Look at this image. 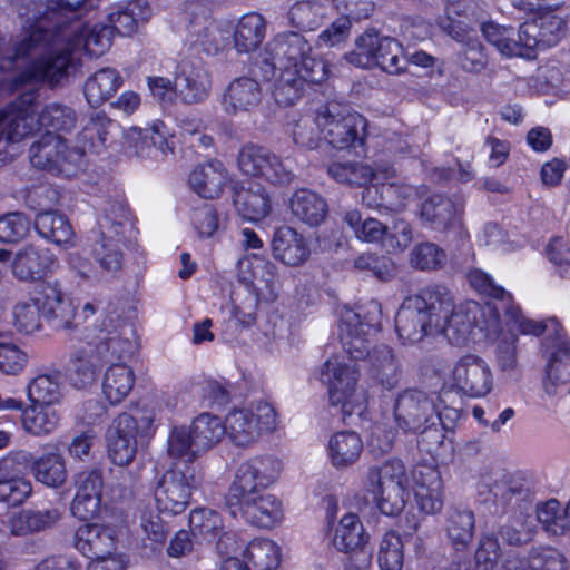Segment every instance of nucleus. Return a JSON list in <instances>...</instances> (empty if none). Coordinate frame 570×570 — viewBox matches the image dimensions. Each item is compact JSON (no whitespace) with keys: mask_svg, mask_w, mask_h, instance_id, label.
<instances>
[{"mask_svg":"<svg viewBox=\"0 0 570 570\" xmlns=\"http://www.w3.org/2000/svg\"><path fill=\"white\" fill-rule=\"evenodd\" d=\"M464 209L461 198L453 199L442 194L428 197L420 207L421 219L434 230L445 232L460 224Z\"/></svg>","mask_w":570,"mask_h":570,"instance_id":"nucleus-25","label":"nucleus"},{"mask_svg":"<svg viewBox=\"0 0 570 570\" xmlns=\"http://www.w3.org/2000/svg\"><path fill=\"white\" fill-rule=\"evenodd\" d=\"M328 455L335 468H346L354 464L363 450L358 434L351 431L335 433L328 441Z\"/></svg>","mask_w":570,"mask_h":570,"instance_id":"nucleus-44","label":"nucleus"},{"mask_svg":"<svg viewBox=\"0 0 570 570\" xmlns=\"http://www.w3.org/2000/svg\"><path fill=\"white\" fill-rule=\"evenodd\" d=\"M381 320V304L375 299L358 305L356 309H347L341 318L345 325L355 327V332L363 335H372V333L377 332Z\"/></svg>","mask_w":570,"mask_h":570,"instance_id":"nucleus-50","label":"nucleus"},{"mask_svg":"<svg viewBox=\"0 0 570 570\" xmlns=\"http://www.w3.org/2000/svg\"><path fill=\"white\" fill-rule=\"evenodd\" d=\"M176 89L186 104H197L208 97L210 77L203 66L184 63L176 77Z\"/></svg>","mask_w":570,"mask_h":570,"instance_id":"nucleus-36","label":"nucleus"},{"mask_svg":"<svg viewBox=\"0 0 570 570\" xmlns=\"http://www.w3.org/2000/svg\"><path fill=\"white\" fill-rule=\"evenodd\" d=\"M59 424V415L50 405L32 404L22 413V425L35 435H47Z\"/></svg>","mask_w":570,"mask_h":570,"instance_id":"nucleus-59","label":"nucleus"},{"mask_svg":"<svg viewBox=\"0 0 570 570\" xmlns=\"http://www.w3.org/2000/svg\"><path fill=\"white\" fill-rule=\"evenodd\" d=\"M225 434L237 446H249L262 434L273 432L277 426L275 409L267 402L259 401L250 409H235L225 420Z\"/></svg>","mask_w":570,"mask_h":570,"instance_id":"nucleus-10","label":"nucleus"},{"mask_svg":"<svg viewBox=\"0 0 570 570\" xmlns=\"http://www.w3.org/2000/svg\"><path fill=\"white\" fill-rule=\"evenodd\" d=\"M475 519L471 510L452 509L446 518V537L456 550L468 548L474 535Z\"/></svg>","mask_w":570,"mask_h":570,"instance_id":"nucleus-49","label":"nucleus"},{"mask_svg":"<svg viewBox=\"0 0 570 570\" xmlns=\"http://www.w3.org/2000/svg\"><path fill=\"white\" fill-rule=\"evenodd\" d=\"M394 420L404 433L417 432L436 423L440 411L438 396L417 387L401 391L394 401Z\"/></svg>","mask_w":570,"mask_h":570,"instance_id":"nucleus-11","label":"nucleus"},{"mask_svg":"<svg viewBox=\"0 0 570 570\" xmlns=\"http://www.w3.org/2000/svg\"><path fill=\"white\" fill-rule=\"evenodd\" d=\"M130 226V213L125 203L108 200L100 208L97 216L99 237L125 239Z\"/></svg>","mask_w":570,"mask_h":570,"instance_id":"nucleus-38","label":"nucleus"},{"mask_svg":"<svg viewBox=\"0 0 570 570\" xmlns=\"http://www.w3.org/2000/svg\"><path fill=\"white\" fill-rule=\"evenodd\" d=\"M266 32V22L258 13L244 14L234 31V43L238 52H249L258 48Z\"/></svg>","mask_w":570,"mask_h":570,"instance_id":"nucleus-47","label":"nucleus"},{"mask_svg":"<svg viewBox=\"0 0 570 570\" xmlns=\"http://www.w3.org/2000/svg\"><path fill=\"white\" fill-rule=\"evenodd\" d=\"M289 22L301 31H312L323 23L324 8L311 1L293 4L288 11Z\"/></svg>","mask_w":570,"mask_h":570,"instance_id":"nucleus-63","label":"nucleus"},{"mask_svg":"<svg viewBox=\"0 0 570 570\" xmlns=\"http://www.w3.org/2000/svg\"><path fill=\"white\" fill-rule=\"evenodd\" d=\"M267 52L276 58L279 68H297V57H301V69L312 67V62L324 61L313 53L309 41L298 32L277 35L267 43Z\"/></svg>","mask_w":570,"mask_h":570,"instance_id":"nucleus-22","label":"nucleus"},{"mask_svg":"<svg viewBox=\"0 0 570 570\" xmlns=\"http://www.w3.org/2000/svg\"><path fill=\"white\" fill-rule=\"evenodd\" d=\"M95 354L94 348L88 345V348L79 350L71 358L68 376L76 389H85L95 382L98 370Z\"/></svg>","mask_w":570,"mask_h":570,"instance_id":"nucleus-55","label":"nucleus"},{"mask_svg":"<svg viewBox=\"0 0 570 570\" xmlns=\"http://www.w3.org/2000/svg\"><path fill=\"white\" fill-rule=\"evenodd\" d=\"M53 36L61 41V46L27 53L38 57L32 77L51 83L66 73L72 51L83 49L92 57L104 55L111 46L112 31L109 26L82 27L77 20L53 32Z\"/></svg>","mask_w":570,"mask_h":570,"instance_id":"nucleus-1","label":"nucleus"},{"mask_svg":"<svg viewBox=\"0 0 570 570\" xmlns=\"http://www.w3.org/2000/svg\"><path fill=\"white\" fill-rule=\"evenodd\" d=\"M370 376L386 390L395 389L402 376V365L393 348L387 345L375 346L370 354Z\"/></svg>","mask_w":570,"mask_h":570,"instance_id":"nucleus-33","label":"nucleus"},{"mask_svg":"<svg viewBox=\"0 0 570 570\" xmlns=\"http://www.w3.org/2000/svg\"><path fill=\"white\" fill-rule=\"evenodd\" d=\"M135 384V374L125 363H112L102 379V393L110 404L122 402Z\"/></svg>","mask_w":570,"mask_h":570,"instance_id":"nucleus-42","label":"nucleus"},{"mask_svg":"<svg viewBox=\"0 0 570 570\" xmlns=\"http://www.w3.org/2000/svg\"><path fill=\"white\" fill-rule=\"evenodd\" d=\"M262 88L254 77H238L226 88L223 107L227 114L252 112L262 102Z\"/></svg>","mask_w":570,"mask_h":570,"instance_id":"nucleus-27","label":"nucleus"},{"mask_svg":"<svg viewBox=\"0 0 570 570\" xmlns=\"http://www.w3.org/2000/svg\"><path fill=\"white\" fill-rule=\"evenodd\" d=\"M405 484V466L396 459L371 468L365 479L366 490L373 494L379 509L386 515L397 514L404 509Z\"/></svg>","mask_w":570,"mask_h":570,"instance_id":"nucleus-9","label":"nucleus"},{"mask_svg":"<svg viewBox=\"0 0 570 570\" xmlns=\"http://www.w3.org/2000/svg\"><path fill=\"white\" fill-rule=\"evenodd\" d=\"M31 299L37 304L42 317L56 330H72L76 308L58 281L39 283Z\"/></svg>","mask_w":570,"mask_h":570,"instance_id":"nucleus-16","label":"nucleus"},{"mask_svg":"<svg viewBox=\"0 0 570 570\" xmlns=\"http://www.w3.org/2000/svg\"><path fill=\"white\" fill-rule=\"evenodd\" d=\"M55 265V257L48 249L28 245L19 249L12 263L13 275L22 282L42 278Z\"/></svg>","mask_w":570,"mask_h":570,"instance_id":"nucleus-29","label":"nucleus"},{"mask_svg":"<svg viewBox=\"0 0 570 570\" xmlns=\"http://www.w3.org/2000/svg\"><path fill=\"white\" fill-rule=\"evenodd\" d=\"M30 402L37 405H52L61 399L58 374H43L35 377L27 387Z\"/></svg>","mask_w":570,"mask_h":570,"instance_id":"nucleus-61","label":"nucleus"},{"mask_svg":"<svg viewBox=\"0 0 570 570\" xmlns=\"http://www.w3.org/2000/svg\"><path fill=\"white\" fill-rule=\"evenodd\" d=\"M482 33L487 41L495 47V49L505 57H525L531 58L530 51L525 50L523 39L514 38V30L510 27L500 26L494 22H485L482 24Z\"/></svg>","mask_w":570,"mask_h":570,"instance_id":"nucleus-45","label":"nucleus"},{"mask_svg":"<svg viewBox=\"0 0 570 570\" xmlns=\"http://www.w3.org/2000/svg\"><path fill=\"white\" fill-rule=\"evenodd\" d=\"M279 78L274 83L273 95L281 106H292L304 95L306 87L325 81L328 67L325 61L312 62L306 69L279 68Z\"/></svg>","mask_w":570,"mask_h":570,"instance_id":"nucleus-17","label":"nucleus"},{"mask_svg":"<svg viewBox=\"0 0 570 570\" xmlns=\"http://www.w3.org/2000/svg\"><path fill=\"white\" fill-rule=\"evenodd\" d=\"M566 20L554 12H544L530 21H525L519 28V37L523 39V46L534 57L537 48H549L559 42L566 32Z\"/></svg>","mask_w":570,"mask_h":570,"instance_id":"nucleus-20","label":"nucleus"},{"mask_svg":"<svg viewBox=\"0 0 570 570\" xmlns=\"http://www.w3.org/2000/svg\"><path fill=\"white\" fill-rule=\"evenodd\" d=\"M226 505L233 517H240L258 528L269 529L283 519L281 501L267 492L230 501Z\"/></svg>","mask_w":570,"mask_h":570,"instance_id":"nucleus-18","label":"nucleus"},{"mask_svg":"<svg viewBox=\"0 0 570 570\" xmlns=\"http://www.w3.org/2000/svg\"><path fill=\"white\" fill-rule=\"evenodd\" d=\"M122 83V78L116 69L102 68L89 77L83 87L88 104L98 107L107 101Z\"/></svg>","mask_w":570,"mask_h":570,"instance_id":"nucleus-43","label":"nucleus"},{"mask_svg":"<svg viewBox=\"0 0 570 570\" xmlns=\"http://www.w3.org/2000/svg\"><path fill=\"white\" fill-rule=\"evenodd\" d=\"M164 124L158 121L148 128H131L128 136L129 139L135 141L136 147L142 153L145 147H154L163 155L171 153L174 149L173 141L168 140L166 134L163 131Z\"/></svg>","mask_w":570,"mask_h":570,"instance_id":"nucleus-62","label":"nucleus"},{"mask_svg":"<svg viewBox=\"0 0 570 570\" xmlns=\"http://www.w3.org/2000/svg\"><path fill=\"white\" fill-rule=\"evenodd\" d=\"M120 126L108 118L105 114L95 112L90 116L88 124L78 134V144L86 146V151L101 153L110 146L120 134Z\"/></svg>","mask_w":570,"mask_h":570,"instance_id":"nucleus-30","label":"nucleus"},{"mask_svg":"<svg viewBox=\"0 0 570 570\" xmlns=\"http://www.w3.org/2000/svg\"><path fill=\"white\" fill-rule=\"evenodd\" d=\"M513 327L523 335L540 336L547 334L542 343L543 354L547 358L544 389L547 393H554L556 387L570 379V338L556 317L544 321H534L527 317L522 311L512 305V302L503 308Z\"/></svg>","mask_w":570,"mask_h":570,"instance_id":"nucleus-4","label":"nucleus"},{"mask_svg":"<svg viewBox=\"0 0 570 570\" xmlns=\"http://www.w3.org/2000/svg\"><path fill=\"white\" fill-rule=\"evenodd\" d=\"M321 380L328 384L331 404L340 405L343 413L351 414L354 404L358 402L356 394L358 370L355 363L345 364L338 357H332L325 362Z\"/></svg>","mask_w":570,"mask_h":570,"instance_id":"nucleus-15","label":"nucleus"},{"mask_svg":"<svg viewBox=\"0 0 570 570\" xmlns=\"http://www.w3.org/2000/svg\"><path fill=\"white\" fill-rule=\"evenodd\" d=\"M153 420L148 416L134 417L129 413H121L114 420L107 430V451L110 460L125 466L132 462L137 452L136 435L139 430L150 428Z\"/></svg>","mask_w":570,"mask_h":570,"instance_id":"nucleus-13","label":"nucleus"},{"mask_svg":"<svg viewBox=\"0 0 570 570\" xmlns=\"http://www.w3.org/2000/svg\"><path fill=\"white\" fill-rule=\"evenodd\" d=\"M332 542L338 551L345 553H357V551H360L363 554L362 564L366 567L370 563V553L364 551L367 535L356 514L347 513L340 520L335 528Z\"/></svg>","mask_w":570,"mask_h":570,"instance_id":"nucleus-34","label":"nucleus"},{"mask_svg":"<svg viewBox=\"0 0 570 570\" xmlns=\"http://www.w3.org/2000/svg\"><path fill=\"white\" fill-rule=\"evenodd\" d=\"M38 234L57 245L68 244L72 236V227L67 217L58 212L39 213L35 219Z\"/></svg>","mask_w":570,"mask_h":570,"instance_id":"nucleus-51","label":"nucleus"},{"mask_svg":"<svg viewBox=\"0 0 570 570\" xmlns=\"http://www.w3.org/2000/svg\"><path fill=\"white\" fill-rule=\"evenodd\" d=\"M343 219L352 228L357 239L364 243L379 244L383 247L386 224L373 217L362 218L358 210L346 212Z\"/></svg>","mask_w":570,"mask_h":570,"instance_id":"nucleus-57","label":"nucleus"},{"mask_svg":"<svg viewBox=\"0 0 570 570\" xmlns=\"http://www.w3.org/2000/svg\"><path fill=\"white\" fill-rule=\"evenodd\" d=\"M243 558L252 570H276L281 563V549L272 540L254 539L244 549Z\"/></svg>","mask_w":570,"mask_h":570,"instance_id":"nucleus-48","label":"nucleus"},{"mask_svg":"<svg viewBox=\"0 0 570 570\" xmlns=\"http://www.w3.org/2000/svg\"><path fill=\"white\" fill-rule=\"evenodd\" d=\"M289 208L298 220L309 225H320L327 215V203L309 189L296 190L289 200Z\"/></svg>","mask_w":570,"mask_h":570,"instance_id":"nucleus-40","label":"nucleus"},{"mask_svg":"<svg viewBox=\"0 0 570 570\" xmlns=\"http://www.w3.org/2000/svg\"><path fill=\"white\" fill-rule=\"evenodd\" d=\"M503 542L509 546H523L534 537V525L527 510L520 512L502 524L498 532Z\"/></svg>","mask_w":570,"mask_h":570,"instance_id":"nucleus-58","label":"nucleus"},{"mask_svg":"<svg viewBox=\"0 0 570 570\" xmlns=\"http://www.w3.org/2000/svg\"><path fill=\"white\" fill-rule=\"evenodd\" d=\"M35 479L48 488L62 487L68 476L65 458L50 452L37 458L31 465Z\"/></svg>","mask_w":570,"mask_h":570,"instance_id":"nucleus-46","label":"nucleus"},{"mask_svg":"<svg viewBox=\"0 0 570 570\" xmlns=\"http://www.w3.org/2000/svg\"><path fill=\"white\" fill-rule=\"evenodd\" d=\"M187 40L207 53H217L227 42V37L208 19L200 3H190L185 10Z\"/></svg>","mask_w":570,"mask_h":570,"instance_id":"nucleus-21","label":"nucleus"},{"mask_svg":"<svg viewBox=\"0 0 570 570\" xmlns=\"http://www.w3.org/2000/svg\"><path fill=\"white\" fill-rule=\"evenodd\" d=\"M227 171L218 160L196 167L189 175L191 189L203 198L218 197L227 183Z\"/></svg>","mask_w":570,"mask_h":570,"instance_id":"nucleus-39","label":"nucleus"},{"mask_svg":"<svg viewBox=\"0 0 570 570\" xmlns=\"http://www.w3.org/2000/svg\"><path fill=\"white\" fill-rule=\"evenodd\" d=\"M202 478L196 464L186 462L173 464L157 482L154 491L158 510L173 515L185 511L191 492L200 484Z\"/></svg>","mask_w":570,"mask_h":570,"instance_id":"nucleus-8","label":"nucleus"},{"mask_svg":"<svg viewBox=\"0 0 570 570\" xmlns=\"http://www.w3.org/2000/svg\"><path fill=\"white\" fill-rule=\"evenodd\" d=\"M356 271L373 276L380 282H390L396 276V264L386 255L375 252L360 254L353 263Z\"/></svg>","mask_w":570,"mask_h":570,"instance_id":"nucleus-56","label":"nucleus"},{"mask_svg":"<svg viewBox=\"0 0 570 570\" xmlns=\"http://www.w3.org/2000/svg\"><path fill=\"white\" fill-rule=\"evenodd\" d=\"M233 203L244 219L253 222L266 217L271 209L269 196L261 185L255 183L235 187Z\"/></svg>","mask_w":570,"mask_h":570,"instance_id":"nucleus-37","label":"nucleus"},{"mask_svg":"<svg viewBox=\"0 0 570 570\" xmlns=\"http://www.w3.org/2000/svg\"><path fill=\"white\" fill-rule=\"evenodd\" d=\"M317 122L322 138L333 148L355 153L363 148L366 119L351 111L347 106L337 101L321 106L317 109Z\"/></svg>","mask_w":570,"mask_h":570,"instance_id":"nucleus-7","label":"nucleus"},{"mask_svg":"<svg viewBox=\"0 0 570 570\" xmlns=\"http://www.w3.org/2000/svg\"><path fill=\"white\" fill-rule=\"evenodd\" d=\"M125 247V239L98 237L92 248V256L102 272L116 274L122 268Z\"/></svg>","mask_w":570,"mask_h":570,"instance_id":"nucleus-53","label":"nucleus"},{"mask_svg":"<svg viewBox=\"0 0 570 570\" xmlns=\"http://www.w3.org/2000/svg\"><path fill=\"white\" fill-rule=\"evenodd\" d=\"M237 163L244 174L261 177L274 185L288 184L294 177L292 168L278 155L262 146H244Z\"/></svg>","mask_w":570,"mask_h":570,"instance_id":"nucleus-14","label":"nucleus"},{"mask_svg":"<svg viewBox=\"0 0 570 570\" xmlns=\"http://www.w3.org/2000/svg\"><path fill=\"white\" fill-rule=\"evenodd\" d=\"M453 385L472 397L487 395L492 389L489 364L478 355L468 354L458 360L452 370Z\"/></svg>","mask_w":570,"mask_h":570,"instance_id":"nucleus-19","label":"nucleus"},{"mask_svg":"<svg viewBox=\"0 0 570 570\" xmlns=\"http://www.w3.org/2000/svg\"><path fill=\"white\" fill-rule=\"evenodd\" d=\"M490 492L497 502L503 505L514 504L520 510H528L532 497L528 484L511 474H502L497 478L490 485Z\"/></svg>","mask_w":570,"mask_h":570,"instance_id":"nucleus-41","label":"nucleus"},{"mask_svg":"<svg viewBox=\"0 0 570 570\" xmlns=\"http://www.w3.org/2000/svg\"><path fill=\"white\" fill-rule=\"evenodd\" d=\"M451 307L448 287L429 285L407 296L395 316V330L402 344H415L439 332V322Z\"/></svg>","mask_w":570,"mask_h":570,"instance_id":"nucleus-3","label":"nucleus"},{"mask_svg":"<svg viewBox=\"0 0 570 570\" xmlns=\"http://www.w3.org/2000/svg\"><path fill=\"white\" fill-rule=\"evenodd\" d=\"M86 146L69 144L65 138L50 131L42 135L29 148L30 163L35 168L53 176L72 178L85 170Z\"/></svg>","mask_w":570,"mask_h":570,"instance_id":"nucleus-5","label":"nucleus"},{"mask_svg":"<svg viewBox=\"0 0 570 570\" xmlns=\"http://www.w3.org/2000/svg\"><path fill=\"white\" fill-rule=\"evenodd\" d=\"M190 429L196 440L195 446L200 452L208 451L220 442L225 435L224 422L210 413H202L191 423Z\"/></svg>","mask_w":570,"mask_h":570,"instance_id":"nucleus-54","label":"nucleus"},{"mask_svg":"<svg viewBox=\"0 0 570 570\" xmlns=\"http://www.w3.org/2000/svg\"><path fill=\"white\" fill-rule=\"evenodd\" d=\"M272 250L276 259L289 266L303 264L311 254L305 238L289 226H282L274 233Z\"/></svg>","mask_w":570,"mask_h":570,"instance_id":"nucleus-31","label":"nucleus"},{"mask_svg":"<svg viewBox=\"0 0 570 570\" xmlns=\"http://www.w3.org/2000/svg\"><path fill=\"white\" fill-rule=\"evenodd\" d=\"M281 462L273 456H254L242 462L226 494V503L250 497L273 484L281 473Z\"/></svg>","mask_w":570,"mask_h":570,"instance_id":"nucleus-12","label":"nucleus"},{"mask_svg":"<svg viewBox=\"0 0 570 570\" xmlns=\"http://www.w3.org/2000/svg\"><path fill=\"white\" fill-rule=\"evenodd\" d=\"M249 278L244 276L257 297L265 302H274L279 294L281 282L277 275V267L274 263L253 255L248 259Z\"/></svg>","mask_w":570,"mask_h":570,"instance_id":"nucleus-32","label":"nucleus"},{"mask_svg":"<svg viewBox=\"0 0 570 570\" xmlns=\"http://www.w3.org/2000/svg\"><path fill=\"white\" fill-rule=\"evenodd\" d=\"M344 59L358 68L379 67L389 75H401L407 68L403 46L394 38L368 29L355 39V48Z\"/></svg>","mask_w":570,"mask_h":570,"instance_id":"nucleus-6","label":"nucleus"},{"mask_svg":"<svg viewBox=\"0 0 570 570\" xmlns=\"http://www.w3.org/2000/svg\"><path fill=\"white\" fill-rule=\"evenodd\" d=\"M131 326L117 321V324H112V320L109 321L108 325H105L96 336L86 335L88 345L94 348L97 357H100L107 362L112 360H121L131 352L132 342L128 337L131 334Z\"/></svg>","mask_w":570,"mask_h":570,"instance_id":"nucleus-23","label":"nucleus"},{"mask_svg":"<svg viewBox=\"0 0 570 570\" xmlns=\"http://www.w3.org/2000/svg\"><path fill=\"white\" fill-rule=\"evenodd\" d=\"M26 96H31L30 105L28 106V117L32 119L33 126L30 132H28L23 138L31 135L35 130L38 129L39 126L51 128L53 130H63L69 131L76 126L77 117L76 112L67 106L60 104H50L47 105L38 118H35L36 115V94L33 91H28L18 97L12 104H10L3 111L0 112V118H7V116L14 108V105L24 98Z\"/></svg>","mask_w":570,"mask_h":570,"instance_id":"nucleus-24","label":"nucleus"},{"mask_svg":"<svg viewBox=\"0 0 570 570\" xmlns=\"http://www.w3.org/2000/svg\"><path fill=\"white\" fill-rule=\"evenodd\" d=\"M194 433L190 428L174 426L167 440V452L171 458L185 459L183 462L194 464L193 461L202 453L195 445Z\"/></svg>","mask_w":570,"mask_h":570,"instance_id":"nucleus-60","label":"nucleus"},{"mask_svg":"<svg viewBox=\"0 0 570 570\" xmlns=\"http://www.w3.org/2000/svg\"><path fill=\"white\" fill-rule=\"evenodd\" d=\"M189 527L191 535L198 544L213 543L223 531V520L216 511L199 508L190 512Z\"/></svg>","mask_w":570,"mask_h":570,"instance_id":"nucleus-52","label":"nucleus"},{"mask_svg":"<svg viewBox=\"0 0 570 570\" xmlns=\"http://www.w3.org/2000/svg\"><path fill=\"white\" fill-rule=\"evenodd\" d=\"M75 547L92 560L114 554L116 549L115 531L100 524H83L75 533Z\"/></svg>","mask_w":570,"mask_h":570,"instance_id":"nucleus-28","label":"nucleus"},{"mask_svg":"<svg viewBox=\"0 0 570 570\" xmlns=\"http://www.w3.org/2000/svg\"><path fill=\"white\" fill-rule=\"evenodd\" d=\"M86 0H14L18 14L30 29L18 52L43 51L58 48L61 41L53 32L76 20L77 11Z\"/></svg>","mask_w":570,"mask_h":570,"instance_id":"nucleus-2","label":"nucleus"},{"mask_svg":"<svg viewBox=\"0 0 570 570\" xmlns=\"http://www.w3.org/2000/svg\"><path fill=\"white\" fill-rule=\"evenodd\" d=\"M62 507H51L45 510L26 509L10 519V530L14 535H28L55 527L63 515Z\"/></svg>","mask_w":570,"mask_h":570,"instance_id":"nucleus-35","label":"nucleus"},{"mask_svg":"<svg viewBox=\"0 0 570 570\" xmlns=\"http://www.w3.org/2000/svg\"><path fill=\"white\" fill-rule=\"evenodd\" d=\"M537 519L542 528L553 534H562L566 530L570 529V523L564 513V509L556 499H550L541 503L537 508Z\"/></svg>","mask_w":570,"mask_h":570,"instance_id":"nucleus-64","label":"nucleus"},{"mask_svg":"<svg viewBox=\"0 0 570 570\" xmlns=\"http://www.w3.org/2000/svg\"><path fill=\"white\" fill-rule=\"evenodd\" d=\"M451 307L445 318L439 322V332H443L455 344H462L470 335L480 306L476 302L455 305L454 297L448 288Z\"/></svg>","mask_w":570,"mask_h":570,"instance_id":"nucleus-26","label":"nucleus"}]
</instances>
